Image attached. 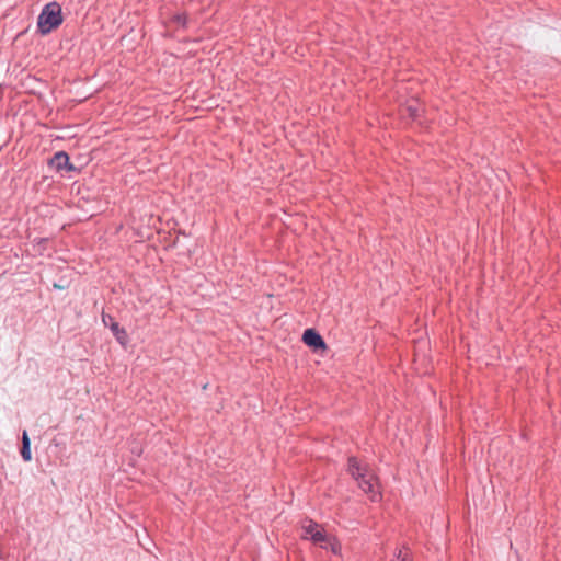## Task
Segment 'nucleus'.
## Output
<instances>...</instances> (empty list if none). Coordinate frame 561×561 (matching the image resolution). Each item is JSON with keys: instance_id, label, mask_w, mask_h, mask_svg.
<instances>
[{"instance_id": "obj_1", "label": "nucleus", "mask_w": 561, "mask_h": 561, "mask_svg": "<svg viewBox=\"0 0 561 561\" xmlns=\"http://www.w3.org/2000/svg\"><path fill=\"white\" fill-rule=\"evenodd\" d=\"M347 471L357 482L358 488H360L371 501H378L380 499L381 493L378 478L367 465L362 463L355 457H351L348 459Z\"/></svg>"}, {"instance_id": "obj_2", "label": "nucleus", "mask_w": 561, "mask_h": 561, "mask_svg": "<svg viewBox=\"0 0 561 561\" xmlns=\"http://www.w3.org/2000/svg\"><path fill=\"white\" fill-rule=\"evenodd\" d=\"M302 539H309L321 548L330 549L334 554H340L342 547L334 536L328 535L321 525L312 519H305L301 524Z\"/></svg>"}, {"instance_id": "obj_3", "label": "nucleus", "mask_w": 561, "mask_h": 561, "mask_svg": "<svg viewBox=\"0 0 561 561\" xmlns=\"http://www.w3.org/2000/svg\"><path fill=\"white\" fill-rule=\"evenodd\" d=\"M62 23L61 7L57 2L46 4L38 16L37 27L42 34H48Z\"/></svg>"}, {"instance_id": "obj_4", "label": "nucleus", "mask_w": 561, "mask_h": 561, "mask_svg": "<svg viewBox=\"0 0 561 561\" xmlns=\"http://www.w3.org/2000/svg\"><path fill=\"white\" fill-rule=\"evenodd\" d=\"M302 341L313 350H325L327 344L322 336L313 329H307L302 334Z\"/></svg>"}, {"instance_id": "obj_5", "label": "nucleus", "mask_w": 561, "mask_h": 561, "mask_svg": "<svg viewBox=\"0 0 561 561\" xmlns=\"http://www.w3.org/2000/svg\"><path fill=\"white\" fill-rule=\"evenodd\" d=\"M50 163L58 171L72 169V165L69 163V157L64 151H59V152L55 153Z\"/></svg>"}, {"instance_id": "obj_6", "label": "nucleus", "mask_w": 561, "mask_h": 561, "mask_svg": "<svg viewBox=\"0 0 561 561\" xmlns=\"http://www.w3.org/2000/svg\"><path fill=\"white\" fill-rule=\"evenodd\" d=\"M108 318L111 320L110 328L113 334L122 345H125L127 343V333L125 329L121 328L119 324L116 321H114L111 317Z\"/></svg>"}, {"instance_id": "obj_7", "label": "nucleus", "mask_w": 561, "mask_h": 561, "mask_svg": "<svg viewBox=\"0 0 561 561\" xmlns=\"http://www.w3.org/2000/svg\"><path fill=\"white\" fill-rule=\"evenodd\" d=\"M21 456L25 461H31V459H32L31 442H30L28 435L25 431H24L23 437H22Z\"/></svg>"}, {"instance_id": "obj_8", "label": "nucleus", "mask_w": 561, "mask_h": 561, "mask_svg": "<svg viewBox=\"0 0 561 561\" xmlns=\"http://www.w3.org/2000/svg\"><path fill=\"white\" fill-rule=\"evenodd\" d=\"M407 111L409 112V115L411 118H416L419 116V111H420L419 102L412 101L410 104H408Z\"/></svg>"}, {"instance_id": "obj_9", "label": "nucleus", "mask_w": 561, "mask_h": 561, "mask_svg": "<svg viewBox=\"0 0 561 561\" xmlns=\"http://www.w3.org/2000/svg\"><path fill=\"white\" fill-rule=\"evenodd\" d=\"M393 561H412L410 551L407 548L400 549Z\"/></svg>"}, {"instance_id": "obj_10", "label": "nucleus", "mask_w": 561, "mask_h": 561, "mask_svg": "<svg viewBox=\"0 0 561 561\" xmlns=\"http://www.w3.org/2000/svg\"><path fill=\"white\" fill-rule=\"evenodd\" d=\"M175 19L179 24H182V25L185 24V16L178 15Z\"/></svg>"}, {"instance_id": "obj_11", "label": "nucleus", "mask_w": 561, "mask_h": 561, "mask_svg": "<svg viewBox=\"0 0 561 561\" xmlns=\"http://www.w3.org/2000/svg\"><path fill=\"white\" fill-rule=\"evenodd\" d=\"M102 321H103L105 324L107 323V322H106V316H105V314H103V317H102Z\"/></svg>"}]
</instances>
